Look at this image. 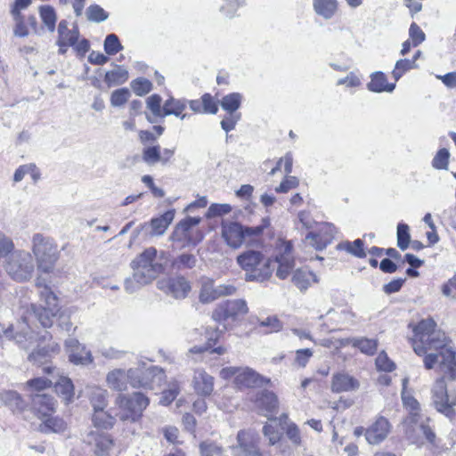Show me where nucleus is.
<instances>
[{
  "instance_id": "57",
  "label": "nucleus",
  "mask_w": 456,
  "mask_h": 456,
  "mask_svg": "<svg viewBox=\"0 0 456 456\" xmlns=\"http://www.w3.org/2000/svg\"><path fill=\"white\" fill-rule=\"evenodd\" d=\"M180 388L177 382L169 385L168 389L163 391L159 403L163 405L170 404L179 394Z\"/></svg>"
},
{
  "instance_id": "7",
  "label": "nucleus",
  "mask_w": 456,
  "mask_h": 456,
  "mask_svg": "<svg viewBox=\"0 0 456 456\" xmlns=\"http://www.w3.org/2000/svg\"><path fill=\"white\" fill-rule=\"evenodd\" d=\"M159 258L157 249L150 247L131 262V268L137 273L139 278L151 282L164 270Z\"/></svg>"
},
{
  "instance_id": "44",
  "label": "nucleus",
  "mask_w": 456,
  "mask_h": 456,
  "mask_svg": "<svg viewBox=\"0 0 456 456\" xmlns=\"http://www.w3.org/2000/svg\"><path fill=\"white\" fill-rule=\"evenodd\" d=\"M151 283L147 279L139 278L137 273L133 271L131 277H128L125 281V289L127 293H134L143 286Z\"/></svg>"
},
{
  "instance_id": "15",
  "label": "nucleus",
  "mask_w": 456,
  "mask_h": 456,
  "mask_svg": "<svg viewBox=\"0 0 456 456\" xmlns=\"http://www.w3.org/2000/svg\"><path fill=\"white\" fill-rule=\"evenodd\" d=\"M248 312V308L244 299L227 300L216 308L213 318L218 322L227 319L236 320L247 314Z\"/></svg>"
},
{
  "instance_id": "55",
  "label": "nucleus",
  "mask_w": 456,
  "mask_h": 456,
  "mask_svg": "<svg viewBox=\"0 0 456 456\" xmlns=\"http://www.w3.org/2000/svg\"><path fill=\"white\" fill-rule=\"evenodd\" d=\"M410 40L412 43V46L416 47L423 43L426 39V35L423 30L415 22L411 23L409 28Z\"/></svg>"
},
{
  "instance_id": "42",
  "label": "nucleus",
  "mask_w": 456,
  "mask_h": 456,
  "mask_svg": "<svg viewBox=\"0 0 456 456\" xmlns=\"http://www.w3.org/2000/svg\"><path fill=\"white\" fill-rule=\"evenodd\" d=\"M39 14L42 22L47 28L50 32L55 30V25L57 21V15L55 10L50 5H43L39 8Z\"/></svg>"
},
{
  "instance_id": "20",
  "label": "nucleus",
  "mask_w": 456,
  "mask_h": 456,
  "mask_svg": "<svg viewBox=\"0 0 456 456\" xmlns=\"http://www.w3.org/2000/svg\"><path fill=\"white\" fill-rule=\"evenodd\" d=\"M69 361L75 364L87 365L93 362L94 358L89 350L81 345L77 339L69 338L65 342Z\"/></svg>"
},
{
  "instance_id": "37",
  "label": "nucleus",
  "mask_w": 456,
  "mask_h": 456,
  "mask_svg": "<svg viewBox=\"0 0 456 456\" xmlns=\"http://www.w3.org/2000/svg\"><path fill=\"white\" fill-rule=\"evenodd\" d=\"M128 78V72L121 66H116L113 70L105 74L104 81L109 86H118L125 83Z\"/></svg>"
},
{
  "instance_id": "39",
  "label": "nucleus",
  "mask_w": 456,
  "mask_h": 456,
  "mask_svg": "<svg viewBox=\"0 0 456 456\" xmlns=\"http://www.w3.org/2000/svg\"><path fill=\"white\" fill-rule=\"evenodd\" d=\"M92 420L95 427L110 428L114 425L115 417L105 410H94Z\"/></svg>"
},
{
  "instance_id": "60",
  "label": "nucleus",
  "mask_w": 456,
  "mask_h": 456,
  "mask_svg": "<svg viewBox=\"0 0 456 456\" xmlns=\"http://www.w3.org/2000/svg\"><path fill=\"white\" fill-rule=\"evenodd\" d=\"M132 88L137 95H144L151 90V83L146 78H138L132 82Z\"/></svg>"
},
{
  "instance_id": "18",
  "label": "nucleus",
  "mask_w": 456,
  "mask_h": 456,
  "mask_svg": "<svg viewBox=\"0 0 456 456\" xmlns=\"http://www.w3.org/2000/svg\"><path fill=\"white\" fill-rule=\"evenodd\" d=\"M85 442L94 445L95 456H110L114 447L113 440L107 434L99 431H90L84 438Z\"/></svg>"
},
{
  "instance_id": "40",
  "label": "nucleus",
  "mask_w": 456,
  "mask_h": 456,
  "mask_svg": "<svg viewBox=\"0 0 456 456\" xmlns=\"http://www.w3.org/2000/svg\"><path fill=\"white\" fill-rule=\"evenodd\" d=\"M336 232L335 227L328 223H324L321 225L317 234L321 235L320 241L317 245V250H322L325 248L333 240Z\"/></svg>"
},
{
  "instance_id": "30",
  "label": "nucleus",
  "mask_w": 456,
  "mask_h": 456,
  "mask_svg": "<svg viewBox=\"0 0 456 456\" xmlns=\"http://www.w3.org/2000/svg\"><path fill=\"white\" fill-rule=\"evenodd\" d=\"M175 217V210H168L159 217L152 218L150 226L151 228V234L159 236L165 233L169 224Z\"/></svg>"
},
{
  "instance_id": "22",
  "label": "nucleus",
  "mask_w": 456,
  "mask_h": 456,
  "mask_svg": "<svg viewBox=\"0 0 456 456\" xmlns=\"http://www.w3.org/2000/svg\"><path fill=\"white\" fill-rule=\"evenodd\" d=\"M57 31L58 39L56 44L59 46V53L64 54L69 46H74L77 42L79 30L77 26H74L72 29H69L68 21L62 20L58 25Z\"/></svg>"
},
{
  "instance_id": "38",
  "label": "nucleus",
  "mask_w": 456,
  "mask_h": 456,
  "mask_svg": "<svg viewBox=\"0 0 456 456\" xmlns=\"http://www.w3.org/2000/svg\"><path fill=\"white\" fill-rule=\"evenodd\" d=\"M67 429V423L59 417H46L41 425L44 432L62 433Z\"/></svg>"
},
{
  "instance_id": "21",
  "label": "nucleus",
  "mask_w": 456,
  "mask_h": 456,
  "mask_svg": "<svg viewBox=\"0 0 456 456\" xmlns=\"http://www.w3.org/2000/svg\"><path fill=\"white\" fill-rule=\"evenodd\" d=\"M391 429L389 421L383 416H379L366 429L365 437L370 444H378L384 441Z\"/></svg>"
},
{
  "instance_id": "4",
  "label": "nucleus",
  "mask_w": 456,
  "mask_h": 456,
  "mask_svg": "<svg viewBox=\"0 0 456 456\" xmlns=\"http://www.w3.org/2000/svg\"><path fill=\"white\" fill-rule=\"evenodd\" d=\"M237 263L245 272L246 281H264L271 277L273 267L271 258H265L262 252L246 250L237 256Z\"/></svg>"
},
{
  "instance_id": "16",
  "label": "nucleus",
  "mask_w": 456,
  "mask_h": 456,
  "mask_svg": "<svg viewBox=\"0 0 456 456\" xmlns=\"http://www.w3.org/2000/svg\"><path fill=\"white\" fill-rule=\"evenodd\" d=\"M158 288L175 299L185 298L191 289V283L183 276L162 279L158 281Z\"/></svg>"
},
{
  "instance_id": "36",
  "label": "nucleus",
  "mask_w": 456,
  "mask_h": 456,
  "mask_svg": "<svg viewBox=\"0 0 456 456\" xmlns=\"http://www.w3.org/2000/svg\"><path fill=\"white\" fill-rule=\"evenodd\" d=\"M242 95L239 93H232L224 96L220 102L221 108L227 113H238L237 110L241 105Z\"/></svg>"
},
{
  "instance_id": "31",
  "label": "nucleus",
  "mask_w": 456,
  "mask_h": 456,
  "mask_svg": "<svg viewBox=\"0 0 456 456\" xmlns=\"http://www.w3.org/2000/svg\"><path fill=\"white\" fill-rule=\"evenodd\" d=\"M326 316L333 324L331 330H334L337 326L353 322L354 314L348 309H341L340 311L330 309Z\"/></svg>"
},
{
  "instance_id": "25",
  "label": "nucleus",
  "mask_w": 456,
  "mask_h": 456,
  "mask_svg": "<svg viewBox=\"0 0 456 456\" xmlns=\"http://www.w3.org/2000/svg\"><path fill=\"white\" fill-rule=\"evenodd\" d=\"M255 404L259 411L267 416L268 413L276 412L279 407V400L273 392L263 390L256 395Z\"/></svg>"
},
{
  "instance_id": "19",
  "label": "nucleus",
  "mask_w": 456,
  "mask_h": 456,
  "mask_svg": "<svg viewBox=\"0 0 456 456\" xmlns=\"http://www.w3.org/2000/svg\"><path fill=\"white\" fill-rule=\"evenodd\" d=\"M237 445L232 446L233 456H262L252 433L240 431L237 435Z\"/></svg>"
},
{
  "instance_id": "56",
  "label": "nucleus",
  "mask_w": 456,
  "mask_h": 456,
  "mask_svg": "<svg viewBox=\"0 0 456 456\" xmlns=\"http://www.w3.org/2000/svg\"><path fill=\"white\" fill-rule=\"evenodd\" d=\"M130 97V92L126 88L118 89L112 92L110 103L114 107H119L125 104Z\"/></svg>"
},
{
  "instance_id": "11",
  "label": "nucleus",
  "mask_w": 456,
  "mask_h": 456,
  "mask_svg": "<svg viewBox=\"0 0 456 456\" xmlns=\"http://www.w3.org/2000/svg\"><path fill=\"white\" fill-rule=\"evenodd\" d=\"M220 377L224 379L233 378L235 385L239 387H257L269 382V379H265L248 367L224 368L220 371Z\"/></svg>"
},
{
  "instance_id": "29",
  "label": "nucleus",
  "mask_w": 456,
  "mask_h": 456,
  "mask_svg": "<svg viewBox=\"0 0 456 456\" xmlns=\"http://www.w3.org/2000/svg\"><path fill=\"white\" fill-rule=\"evenodd\" d=\"M186 100L170 97L164 103V117L174 115L177 118H180L181 120H183L189 117L188 114L183 113V111L186 109Z\"/></svg>"
},
{
  "instance_id": "48",
  "label": "nucleus",
  "mask_w": 456,
  "mask_h": 456,
  "mask_svg": "<svg viewBox=\"0 0 456 456\" xmlns=\"http://www.w3.org/2000/svg\"><path fill=\"white\" fill-rule=\"evenodd\" d=\"M86 18L90 21L102 22L108 19L109 14L100 5L92 4L86 11Z\"/></svg>"
},
{
  "instance_id": "62",
  "label": "nucleus",
  "mask_w": 456,
  "mask_h": 456,
  "mask_svg": "<svg viewBox=\"0 0 456 456\" xmlns=\"http://www.w3.org/2000/svg\"><path fill=\"white\" fill-rule=\"evenodd\" d=\"M299 184V181L296 176H291L287 175L286 178L281 183V184L276 187L275 191L277 192H288L291 189L297 188Z\"/></svg>"
},
{
  "instance_id": "64",
  "label": "nucleus",
  "mask_w": 456,
  "mask_h": 456,
  "mask_svg": "<svg viewBox=\"0 0 456 456\" xmlns=\"http://www.w3.org/2000/svg\"><path fill=\"white\" fill-rule=\"evenodd\" d=\"M201 456H222L223 450L220 446L212 443H202L200 444Z\"/></svg>"
},
{
  "instance_id": "45",
  "label": "nucleus",
  "mask_w": 456,
  "mask_h": 456,
  "mask_svg": "<svg viewBox=\"0 0 456 456\" xmlns=\"http://www.w3.org/2000/svg\"><path fill=\"white\" fill-rule=\"evenodd\" d=\"M353 346L359 348L362 353L372 355L378 348V342L370 338H357L353 340Z\"/></svg>"
},
{
  "instance_id": "46",
  "label": "nucleus",
  "mask_w": 456,
  "mask_h": 456,
  "mask_svg": "<svg viewBox=\"0 0 456 456\" xmlns=\"http://www.w3.org/2000/svg\"><path fill=\"white\" fill-rule=\"evenodd\" d=\"M14 339L18 344L21 345L24 349L28 350L37 341V336L28 328L27 330H22L20 332L17 333Z\"/></svg>"
},
{
  "instance_id": "3",
  "label": "nucleus",
  "mask_w": 456,
  "mask_h": 456,
  "mask_svg": "<svg viewBox=\"0 0 456 456\" xmlns=\"http://www.w3.org/2000/svg\"><path fill=\"white\" fill-rule=\"evenodd\" d=\"M268 224L265 219H263L262 224L256 226H243L238 222L223 221L221 233L226 244L236 249L243 244L249 245L257 241Z\"/></svg>"
},
{
  "instance_id": "6",
  "label": "nucleus",
  "mask_w": 456,
  "mask_h": 456,
  "mask_svg": "<svg viewBox=\"0 0 456 456\" xmlns=\"http://www.w3.org/2000/svg\"><path fill=\"white\" fill-rule=\"evenodd\" d=\"M149 403V398L140 392L119 394L115 399L113 410L120 420L135 422L142 417Z\"/></svg>"
},
{
  "instance_id": "35",
  "label": "nucleus",
  "mask_w": 456,
  "mask_h": 456,
  "mask_svg": "<svg viewBox=\"0 0 456 456\" xmlns=\"http://www.w3.org/2000/svg\"><path fill=\"white\" fill-rule=\"evenodd\" d=\"M315 12L324 19H330L337 11V0H314Z\"/></svg>"
},
{
  "instance_id": "14",
  "label": "nucleus",
  "mask_w": 456,
  "mask_h": 456,
  "mask_svg": "<svg viewBox=\"0 0 456 456\" xmlns=\"http://www.w3.org/2000/svg\"><path fill=\"white\" fill-rule=\"evenodd\" d=\"M403 425L408 438L413 443L421 442L423 438L429 443H434L436 435L428 425L420 420L419 414L410 413Z\"/></svg>"
},
{
  "instance_id": "54",
  "label": "nucleus",
  "mask_w": 456,
  "mask_h": 456,
  "mask_svg": "<svg viewBox=\"0 0 456 456\" xmlns=\"http://www.w3.org/2000/svg\"><path fill=\"white\" fill-rule=\"evenodd\" d=\"M15 22L13 28V34L19 37H25L28 35V28L25 22L24 17L21 14H12Z\"/></svg>"
},
{
  "instance_id": "10",
  "label": "nucleus",
  "mask_w": 456,
  "mask_h": 456,
  "mask_svg": "<svg viewBox=\"0 0 456 456\" xmlns=\"http://www.w3.org/2000/svg\"><path fill=\"white\" fill-rule=\"evenodd\" d=\"M37 286L43 287V289L40 291L42 303L36 315L43 327L49 328L53 325V319L60 313L58 297L47 286L42 284L39 278L37 281Z\"/></svg>"
},
{
  "instance_id": "49",
  "label": "nucleus",
  "mask_w": 456,
  "mask_h": 456,
  "mask_svg": "<svg viewBox=\"0 0 456 456\" xmlns=\"http://www.w3.org/2000/svg\"><path fill=\"white\" fill-rule=\"evenodd\" d=\"M162 98L159 94H152L147 99V108L153 116L164 118V106L161 107Z\"/></svg>"
},
{
  "instance_id": "24",
  "label": "nucleus",
  "mask_w": 456,
  "mask_h": 456,
  "mask_svg": "<svg viewBox=\"0 0 456 456\" xmlns=\"http://www.w3.org/2000/svg\"><path fill=\"white\" fill-rule=\"evenodd\" d=\"M359 387L360 383L356 379L344 372L335 373L331 378L330 388L334 393L354 391Z\"/></svg>"
},
{
  "instance_id": "41",
  "label": "nucleus",
  "mask_w": 456,
  "mask_h": 456,
  "mask_svg": "<svg viewBox=\"0 0 456 456\" xmlns=\"http://www.w3.org/2000/svg\"><path fill=\"white\" fill-rule=\"evenodd\" d=\"M364 243L362 240L357 239L353 242L344 241L338 245V248L341 250H345L349 254L359 257L363 258L366 256V253L363 249Z\"/></svg>"
},
{
  "instance_id": "52",
  "label": "nucleus",
  "mask_w": 456,
  "mask_h": 456,
  "mask_svg": "<svg viewBox=\"0 0 456 456\" xmlns=\"http://www.w3.org/2000/svg\"><path fill=\"white\" fill-rule=\"evenodd\" d=\"M197 259L192 254H182L175 261L174 265L179 269H191L196 265Z\"/></svg>"
},
{
  "instance_id": "32",
  "label": "nucleus",
  "mask_w": 456,
  "mask_h": 456,
  "mask_svg": "<svg viewBox=\"0 0 456 456\" xmlns=\"http://www.w3.org/2000/svg\"><path fill=\"white\" fill-rule=\"evenodd\" d=\"M53 384L56 393L62 396L65 402L71 401L74 395V386L69 378L58 376V379L53 380Z\"/></svg>"
},
{
  "instance_id": "61",
  "label": "nucleus",
  "mask_w": 456,
  "mask_h": 456,
  "mask_svg": "<svg viewBox=\"0 0 456 456\" xmlns=\"http://www.w3.org/2000/svg\"><path fill=\"white\" fill-rule=\"evenodd\" d=\"M240 118V113H227V116L223 118L220 124L222 128L228 133L235 128L236 124Z\"/></svg>"
},
{
  "instance_id": "13",
  "label": "nucleus",
  "mask_w": 456,
  "mask_h": 456,
  "mask_svg": "<svg viewBox=\"0 0 456 456\" xmlns=\"http://www.w3.org/2000/svg\"><path fill=\"white\" fill-rule=\"evenodd\" d=\"M432 400L438 411L446 416L452 414V408L456 405V394L448 392L444 379L436 380L432 388Z\"/></svg>"
},
{
  "instance_id": "47",
  "label": "nucleus",
  "mask_w": 456,
  "mask_h": 456,
  "mask_svg": "<svg viewBox=\"0 0 456 456\" xmlns=\"http://www.w3.org/2000/svg\"><path fill=\"white\" fill-rule=\"evenodd\" d=\"M142 160L148 164L149 166H153L157 163H159L160 159V146H149L143 149Z\"/></svg>"
},
{
  "instance_id": "2",
  "label": "nucleus",
  "mask_w": 456,
  "mask_h": 456,
  "mask_svg": "<svg viewBox=\"0 0 456 456\" xmlns=\"http://www.w3.org/2000/svg\"><path fill=\"white\" fill-rule=\"evenodd\" d=\"M165 379L163 370L157 366H151L142 370V369H114L106 375V384L109 388L115 391H126L127 385L132 387H144L154 389L159 387Z\"/></svg>"
},
{
  "instance_id": "5",
  "label": "nucleus",
  "mask_w": 456,
  "mask_h": 456,
  "mask_svg": "<svg viewBox=\"0 0 456 456\" xmlns=\"http://www.w3.org/2000/svg\"><path fill=\"white\" fill-rule=\"evenodd\" d=\"M31 244L38 271L45 273H53L60 257L58 245L52 238L41 233L33 235Z\"/></svg>"
},
{
  "instance_id": "26",
  "label": "nucleus",
  "mask_w": 456,
  "mask_h": 456,
  "mask_svg": "<svg viewBox=\"0 0 456 456\" xmlns=\"http://www.w3.org/2000/svg\"><path fill=\"white\" fill-rule=\"evenodd\" d=\"M193 387L198 395H209L214 389V378L204 370H195L192 379Z\"/></svg>"
},
{
  "instance_id": "28",
  "label": "nucleus",
  "mask_w": 456,
  "mask_h": 456,
  "mask_svg": "<svg viewBox=\"0 0 456 456\" xmlns=\"http://www.w3.org/2000/svg\"><path fill=\"white\" fill-rule=\"evenodd\" d=\"M293 284L301 291L306 290L313 283L318 282L317 276L306 269H297L292 275Z\"/></svg>"
},
{
  "instance_id": "23",
  "label": "nucleus",
  "mask_w": 456,
  "mask_h": 456,
  "mask_svg": "<svg viewBox=\"0 0 456 456\" xmlns=\"http://www.w3.org/2000/svg\"><path fill=\"white\" fill-rule=\"evenodd\" d=\"M32 408L40 419L46 418L55 410L54 399L45 394H31Z\"/></svg>"
},
{
  "instance_id": "8",
  "label": "nucleus",
  "mask_w": 456,
  "mask_h": 456,
  "mask_svg": "<svg viewBox=\"0 0 456 456\" xmlns=\"http://www.w3.org/2000/svg\"><path fill=\"white\" fill-rule=\"evenodd\" d=\"M275 275L281 280L287 279L295 268L296 261L291 241L279 240L271 258Z\"/></svg>"
},
{
  "instance_id": "12",
  "label": "nucleus",
  "mask_w": 456,
  "mask_h": 456,
  "mask_svg": "<svg viewBox=\"0 0 456 456\" xmlns=\"http://www.w3.org/2000/svg\"><path fill=\"white\" fill-rule=\"evenodd\" d=\"M200 222V217H187L181 221L172 234V240L179 242L183 248L195 246L203 239L202 232L196 228Z\"/></svg>"
},
{
  "instance_id": "17",
  "label": "nucleus",
  "mask_w": 456,
  "mask_h": 456,
  "mask_svg": "<svg viewBox=\"0 0 456 456\" xmlns=\"http://www.w3.org/2000/svg\"><path fill=\"white\" fill-rule=\"evenodd\" d=\"M236 292V288L232 284L214 285L210 279L202 281L199 299L203 304L211 303L217 298L224 296L232 295Z\"/></svg>"
},
{
  "instance_id": "33",
  "label": "nucleus",
  "mask_w": 456,
  "mask_h": 456,
  "mask_svg": "<svg viewBox=\"0 0 456 456\" xmlns=\"http://www.w3.org/2000/svg\"><path fill=\"white\" fill-rule=\"evenodd\" d=\"M0 403L7 406L12 411L21 410L24 406L20 395L12 390L0 391Z\"/></svg>"
},
{
  "instance_id": "1",
  "label": "nucleus",
  "mask_w": 456,
  "mask_h": 456,
  "mask_svg": "<svg viewBox=\"0 0 456 456\" xmlns=\"http://www.w3.org/2000/svg\"><path fill=\"white\" fill-rule=\"evenodd\" d=\"M432 319L420 321L413 328L411 345L414 352L425 355L424 365L431 370L438 365L439 370L450 379H456V349L449 344V340Z\"/></svg>"
},
{
  "instance_id": "43",
  "label": "nucleus",
  "mask_w": 456,
  "mask_h": 456,
  "mask_svg": "<svg viewBox=\"0 0 456 456\" xmlns=\"http://www.w3.org/2000/svg\"><path fill=\"white\" fill-rule=\"evenodd\" d=\"M416 68H418V65L414 63V60L400 59L395 63L392 76L395 81H398L406 71Z\"/></svg>"
},
{
  "instance_id": "53",
  "label": "nucleus",
  "mask_w": 456,
  "mask_h": 456,
  "mask_svg": "<svg viewBox=\"0 0 456 456\" xmlns=\"http://www.w3.org/2000/svg\"><path fill=\"white\" fill-rule=\"evenodd\" d=\"M271 423L263 428L264 434L269 439L270 444H275L281 438V432L273 424L277 425V419H270Z\"/></svg>"
},
{
  "instance_id": "34",
  "label": "nucleus",
  "mask_w": 456,
  "mask_h": 456,
  "mask_svg": "<svg viewBox=\"0 0 456 456\" xmlns=\"http://www.w3.org/2000/svg\"><path fill=\"white\" fill-rule=\"evenodd\" d=\"M109 393L106 389L94 387L90 391V403L93 410H105L108 405Z\"/></svg>"
},
{
  "instance_id": "27",
  "label": "nucleus",
  "mask_w": 456,
  "mask_h": 456,
  "mask_svg": "<svg viewBox=\"0 0 456 456\" xmlns=\"http://www.w3.org/2000/svg\"><path fill=\"white\" fill-rule=\"evenodd\" d=\"M367 88L374 93H392L395 88V84L387 83L386 75L383 72L377 71L371 74Z\"/></svg>"
},
{
  "instance_id": "63",
  "label": "nucleus",
  "mask_w": 456,
  "mask_h": 456,
  "mask_svg": "<svg viewBox=\"0 0 456 456\" xmlns=\"http://www.w3.org/2000/svg\"><path fill=\"white\" fill-rule=\"evenodd\" d=\"M232 211V207L229 204H212L207 213L208 217H215L228 214Z\"/></svg>"
},
{
  "instance_id": "50",
  "label": "nucleus",
  "mask_w": 456,
  "mask_h": 456,
  "mask_svg": "<svg viewBox=\"0 0 456 456\" xmlns=\"http://www.w3.org/2000/svg\"><path fill=\"white\" fill-rule=\"evenodd\" d=\"M409 230V226L405 224L397 225V246L402 250H405L409 247L411 239Z\"/></svg>"
},
{
  "instance_id": "59",
  "label": "nucleus",
  "mask_w": 456,
  "mask_h": 456,
  "mask_svg": "<svg viewBox=\"0 0 456 456\" xmlns=\"http://www.w3.org/2000/svg\"><path fill=\"white\" fill-rule=\"evenodd\" d=\"M53 384V380L45 378H37L27 382L28 388L31 391L40 392Z\"/></svg>"
},
{
  "instance_id": "58",
  "label": "nucleus",
  "mask_w": 456,
  "mask_h": 456,
  "mask_svg": "<svg viewBox=\"0 0 456 456\" xmlns=\"http://www.w3.org/2000/svg\"><path fill=\"white\" fill-rule=\"evenodd\" d=\"M449 157L450 154L446 149L439 150L432 160L433 167L436 169H447Z\"/></svg>"
},
{
  "instance_id": "9",
  "label": "nucleus",
  "mask_w": 456,
  "mask_h": 456,
  "mask_svg": "<svg viewBox=\"0 0 456 456\" xmlns=\"http://www.w3.org/2000/svg\"><path fill=\"white\" fill-rule=\"evenodd\" d=\"M5 270L15 281H24L28 280L34 272V264L31 255L24 250H18L9 256Z\"/></svg>"
},
{
  "instance_id": "51",
  "label": "nucleus",
  "mask_w": 456,
  "mask_h": 456,
  "mask_svg": "<svg viewBox=\"0 0 456 456\" xmlns=\"http://www.w3.org/2000/svg\"><path fill=\"white\" fill-rule=\"evenodd\" d=\"M123 49L118 37L115 34H110L104 40V50L107 54L114 55Z\"/></svg>"
}]
</instances>
